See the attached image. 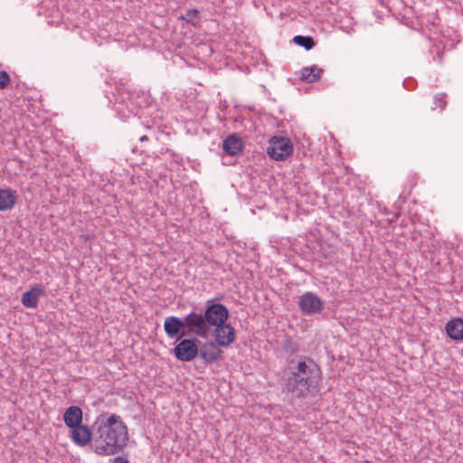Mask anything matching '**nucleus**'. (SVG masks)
<instances>
[{
    "label": "nucleus",
    "mask_w": 463,
    "mask_h": 463,
    "mask_svg": "<svg viewBox=\"0 0 463 463\" xmlns=\"http://www.w3.org/2000/svg\"><path fill=\"white\" fill-rule=\"evenodd\" d=\"M287 363L282 376L283 391L296 399L306 398L318 386L322 379L321 367L307 355L287 359Z\"/></svg>",
    "instance_id": "nucleus-1"
},
{
    "label": "nucleus",
    "mask_w": 463,
    "mask_h": 463,
    "mask_svg": "<svg viewBox=\"0 0 463 463\" xmlns=\"http://www.w3.org/2000/svg\"><path fill=\"white\" fill-rule=\"evenodd\" d=\"M105 416L99 415L93 422V452L98 456H112L122 452L129 439L128 427L119 415Z\"/></svg>",
    "instance_id": "nucleus-2"
},
{
    "label": "nucleus",
    "mask_w": 463,
    "mask_h": 463,
    "mask_svg": "<svg viewBox=\"0 0 463 463\" xmlns=\"http://www.w3.org/2000/svg\"><path fill=\"white\" fill-rule=\"evenodd\" d=\"M222 303L208 300L204 307H194L184 316L185 332L187 335L206 339L212 333L213 323L217 321Z\"/></svg>",
    "instance_id": "nucleus-3"
},
{
    "label": "nucleus",
    "mask_w": 463,
    "mask_h": 463,
    "mask_svg": "<svg viewBox=\"0 0 463 463\" xmlns=\"http://www.w3.org/2000/svg\"><path fill=\"white\" fill-rule=\"evenodd\" d=\"M229 315L228 308L222 304L221 310H219L217 321L215 324L213 323L211 333L217 345L224 348L231 346L236 339L234 327L231 324L227 323Z\"/></svg>",
    "instance_id": "nucleus-4"
},
{
    "label": "nucleus",
    "mask_w": 463,
    "mask_h": 463,
    "mask_svg": "<svg viewBox=\"0 0 463 463\" xmlns=\"http://www.w3.org/2000/svg\"><path fill=\"white\" fill-rule=\"evenodd\" d=\"M268 156L277 161L285 160L293 153V144L285 137H272L266 149Z\"/></svg>",
    "instance_id": "nucleus-5"
},
{
    "label": "nucleus",
    "mask_w": 463,
    "mask_h": 463,
    "mask_svg": "<svg viewBox=\"0 0 463 463\" xmlns=\"http://www.w3.org/2000/svg\"><path fill=\"white\" fill-rule=\"evenodd\" d=\"M199 343L196 337H182L173 349L175 358L181 362L193 361L198 355Z\"/></svg>",
    "instance_id": "nucleus-6"
},
{
    "label": "nucleus",
    "mask_w": 463,
    "mask_h": 463,
    "mask_svg": "<svg viewBox=\"0 0 463 463\" xmlns=\"http://www.w3.org/2000/svg\"><path fill=\"white\" fill-rule=\"evenodd\" d=\"M299 310L307 316L320 314L324 309L323 300L315 293L307 291L298 298Z\"/></svg>",
    "instance_id": "nucleus-7"
},
{
    "label": "nucleus",
    "mask_w": 463,
    "mask_h": 463,
    "mask_svg": "<svg viewBox=\"0 0 463 463\" xmlns=\"http://www.w3.org/2000/svg\"><path fill=\"white\" fill-rule=\"evenodd\" d=\"M94 427L90 428L87 425L80 424L71 430V438L72 441L79 447L90 446L93 451L94 443Z\"/></svg>",
    "instance_id": "nucleus-8"
},
{
    "label": "nucleus",
    "mask_w": 463,
    "mask_h": 463,
    "mask_svg": "<svg viewBox=\"0 0 463 463\" xmlns=\"http://www.w3.org/2000/svg\"><path fill=\"white\" fill-rule=\"evenodd\" d=\"M164 330L166 335L171 339L175 338L179 340L186 336L184 317L180 318L175 316L167 317L164 322Z\"/></svg>",
    "instance_id": "nucleus-9"
},
{
    "label": "nucleus",
    "mask_w": 463,
    "mask_h": 463,
    "mask_svg": "<svg viewBox=\"0 0 463 463\" xmlns=\"http://www.w3.org/2000/svg\"><path fill=\"white\" fill-rule=\"evenodd\" d=\"M223 352L215 341H207L199 347V357L205 364H212L222 358Z\"/></svg>",
    "instance_id": "nucleus-10"
},
{
    "label": "nucleus",
    "mask_w": 463,
    "mask_h": 463,
    "mask_svg": "<svg viewBox=\"0 0 463 463\" xmlns=\"http://www.w3.org/2000/svg\"><path fill=\"white\" fill-rule=\"evenodd\" d=\"M243 148V141L236 133L229 135L222 141V149L228 156H236L242 153Z\"/></svg>",
    "instance_id": "nucleus-11"
},
{
    "label": "nucleus",
    "mask_w": 463,
    "mask_h": 463,
    "mask_svg": "<svg viewBox=\"0 0 463 463\" xmlns=\"http://www.w3.org/2000/svg\"><path fill=\"white\" fill-rule=\"evenodd\" d=\"M44 294L43 287L36 284L22 295V304L25 307L35 308L38 306L39 298Z\"/></svg>",
    "instance_id": "nucleus-12"
},
{
    "label": "nucleus",
    "mask_w": 463,
    "mask_h": 463,
    "mask_svg": "<svg viewBox=\"0 0 463 463\" xmlns=\"http://www.w3.org/2000/svg\"><path fill=\"white\" fill-rule=\"evenodd\" d=\"M82 410L76 405L68 407L63 413L65 425L71 430L82 424Z\"/></svg>",
    "instance_id": "nucleus-13"
},
{
    "label": "nucleus",
    "mask_w": 463,
    "mask_h": 463,
    "mask_svg": "<svg viewBox=\"0 0 463 463\" xmlns=\"http://www.w3.org/2000/svg\"><path fill=\"white\" fill-rule=\"evenodd\" d=\"M448 336L456 341H463V319L456 317L449 320L445 326Z\"/></svg>",
    "instance_id": "nucleus-14"
},
{
    "label": "nucleus",
    "mask_w": 463,
    "mask_h": 463,
    "mask_svg": "<svg viewBox=\"0 0 463 463\" xmlns=\"http://www.w3.org/2000/svg\"><path fill=\"white\" fill-rule=\"evenodd\" d=\"M323 73L324 70L317 65L304 67L301 70L300 80L308 83L316 82L321 78Z\"/></svg>",
    "instance_id": "nucleus-15"
},
{
    "label": "nucleus",
    "mask_w": 463,
    "mask_h": 463,
    "mask_svg": "<svg viewBox=\"0 0 463 463\" xmlns=\"http://www.w3.org/2000/svg\"><path fill=\"white\" fill-rule=\"evenodd\" d=\"M16 203L15 192L11 189H0V211L11 210Z\"/></svg>",
    "instance_id": "nucleus-16"
},
{
    "label": "nucleus",
    "mask_w": 463,
    "mask_h": 463,
    "mask_svg": "<svg viewBox=\"0 0 463 463\" xmlns=\"http://www.w3.org/2000/svg\"><path fill=\"white\" fill-rule=\"evenodd\" d=\"M281 347L286 354H294L299 351V344L290 336H286L281 342Z\"/></svg>",
    "instance_id": "nucleus-17"
},
{
    "label": "nucleus",
    "mask_w": 463,
    "mask_h": 463,
    "mask_svg": "<svg viewBox=\"0 0 463 463\" xmlns=\"http://www.w3.org/2000/svg\"><path fill=\"white\" fill-rule=\"evenodd\" d=\"M294 43L305 48L307 51L311 50L315 45V40L312 36L296 35L293 38Z\"/></svg>",
    "instance_id": "nucleus-18"
},
{
    "label": "nucleus",
    "mask_w": 463,
    "mask_h": 463,
    "mask_svg": "<svg viewBox=\"0 0 463 463\" xmlns=\"http://www.w3.org/2000/svg\"><path fill=\"white\" fill-rule=\"evenodd\" d=\"M116 103H125L129 99L130 93L125 90L124 86L117 87V92L113 94Z\"/></svg>",
    "instance_id": "nucleus-19"
},
{
    "label": "nucleus",
    "mask_w": 463,
    "mask_h": 463,
    "mask_svg": "<svg viewBox=\"0 0 463 463\" xmlns=\"http://www.w3.org/2000/svg\"><path fill=\"white\" fill-rule=\"evenodd\" d=\"M198 17V10L197 9H189L185 12L184 14L180 16V19L186 21L188 24L192 25H196V22L194 21Z\"/></svg>",
    "instance_id": "nucleus-20"
},
{
    "label": "nucleus",
    "mask_w": 463,
    "mask_h": 463,
    "mask_svg": "<svg viewBox=\"0 0 463 463\" xmlns=\"http://www.w3.org/2000/svg\"><path fill=\"white\" fill-rule=\"evenodd\" d=\"M446 94L445 93H438L434 96V103L437 107L440 108L443 110L447 105V101L445 100Z\"/></svg>",
    "instance_id": "nucleus-21"
},
{
    "label": "nucleus",
    "mask_w": 463,
    "mask_h": 463,
    "mask_svg": "<svg viewBox=\"0 0 463 463\" xmlns=\"http://www.w3.org/2000/svg\"><path fill=\"white\" fill-rule=\"evenodd\" d=\"M10 82V77L5 71H0V90L5 89Z\"/></svg>",
    "instance_id": "nucleus-22"
},
{
    "label": "nucleus",
    "mask_w": 463,
    "mask_h": 463,
    "mask_svg": "<svg viewBox=\"0 0 463 463\" xmlns=\"http://www.w3.org/2000/svg\"><path fill=\"white\" fill-rule=\"evenodd\" d=\"M110 463H129V460L122 456H118L110 459Z\"/></svg>",
    "instance_id": "nucleus-23"
},
{
    "label": "nucleus",
    "mask_w": 463,
    "mask_h": 463,
    "mask_svg": "<svg viewBox=\"0 0 463 463\" xmlns=\"http://www.w3.org/2000/svg\"><path fill=\"white\" fill-rule=\"evenodd\" d=\"M148 140V137L144 135L142 137H139V141L140 142H145V141H147Z\"/></svg>",
    "instance_id": "nucleus-24"
}]
</instances>
